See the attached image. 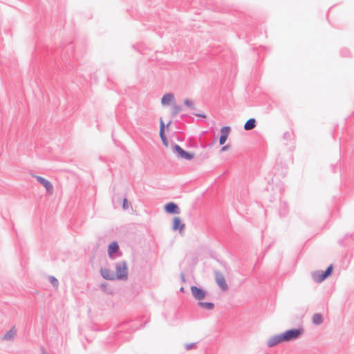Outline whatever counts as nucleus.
I'll use <instances>...</instances> for the list:
<instances>
[{"mask_svg": "<svg viewBox=\"0 0 354 354\" xmlns=\"http://www.w3.org/2000/svg\"><path fill=\"white\" fill-rule=\"evenodd\" d=\"M128 278L127 263L124 261L116 263L115 264V280H127Z\"/></svg>", "mask_w": 354, "mask_h": 354, "instance_id": "1", "label": "nucleus"}, {"mask_svg": "<svg viewBox=\"0 0 354 354\" xmlns=\"http://www.w3.org/2000/svg\"><path fill=\"white\" fill-rule=\"evenodd\" d=\"M303 328H293L286 330L283 333L284 341L286 342H291L299 339L303 334Z\"/></svg>", "mask_w": 354, "mask_h": 354, "instance_id": "2", "label": "nucleus"}, {"mask_svg": "<svg viewBox=\"0 0 354 354\" xmlns=\"http://www.w3.org/2000/svg\"><path fill=\"white\" fill-rule=\"evenodd\" d=\"M37 181L40 183L46 190L47 193L51 194L53 192V186L52 183L47 179L37 175L32 174Z\"/></svg>", "mask_w": 354, "mask_h": 354, "instance_id": "3", "label": "nucleus"}, {"mask_svg": "<svg viewBox=\"0 0 354 354\" xmlns=\"http://www.w3.org/2000/svg\"><path fill=\"white\" fill-rule=\"evenodd\" d=\"M174 152L176 153L179 158L187 160H190L194 157L193 153L185 151L178 145L174 146Z\"/></svg>", "mask_w": 354, "mask_h": 354, "instance_id": "4", "label": "nucleus"}, {"mask_svg": "<svg viewBox=\"0 0 354 354\" xmlns=\"http://www.w3.org/2000/svg\"><path fill=\"white\" fill-rule=\"evenodd\" d=\"M17 330L15 326L11 327L9 330H6L1 336V339L3 342H10L14 341L17 335Z\"/></svg>", "mask_w": 354, "mask_h": 354, "instance_id": "5", "label": "nucleus"}, {"mask_svg": "<svg viewBox=\"0 0 354 354\" xmlns=\"http://www.w3.org/2000/svg\"><path fill=\"white\" fill-rule=\"evenodd\" d=\"M284 338L283 333L273 335L268 338L267 341V346L270 348H272L282 342H284Z\"/></svg>", "mask_w": 354, "mask_h": 354, "instance_id": "6", "label": "nucleus"}, {"mask_svg": "<svg viewBox=\"0 0 354 354\" xmlns=\"http://www.w3.org/2000/svg\"><path fill=\"white\" fill-rule=\"evenodd\" d=\"M191 292L193 297L198 301H201L205 299L206 292L204 290L199 288L196 286L191 287Z\"/></svg>", "mask_w": 354, "mask_h": 354, "instance_id": "7", "label": "nucleus"}, {"mask_svg": "<svg viewBox=\"0 0 354 354\" xmlns=\"http://www.w3.org/2000/svg\"><path fill=\"white\" fill-rule=\"evenodd\" d=\"M215 280L218 286L223 290H226L228 286L226 283L224 276L218 271L214 272Z\"/></svg>", "mask_w": 354, "mask_h": 354, "instance_id": "8", "label": "nucleus"}, {"mask_svg": "<svg viewBox=\"0 0 354 354\" xmlns=\"http://www.w3.org/2000/svg\"><path fill=\"white\" fill-rule=\"evenodd\" d=\"M100 274L106 280H109V281L115 280V272L111 271L110 269H109L107 268L102 267L100 268Z\"/></svg>", "mask_w": 354, "mask_h": 354, "instance_id": "9", "label": "nucleus"}, {"mask_svg": "<svg viewBox=\"0 0 354 354\" xmlns=\"http://www.w3.org/2000/svg\"><path fill=\"white\" fill-rule=\"evenodd\" d=\"M119 250V245L117 242L113 241L111 243L109 244L108 248V254L109 257L114 259L116 257V254L118 252Z\"/></svg>", "mask_w": 354, "mask_h": 354, "instance_id": "10", "label": "nucleus"}, {"mask_svg": "<svg viewBox=\"0 0 354 354\" xmlns=\"http://www.w3.org/2000/svg\"><path fill=\"white\" fill-rule=\"evenodd\" d=\"M175 101L174 95L171 93L165 94L161 99V104L163 106L173 104Z\"/></svg>", "mask_w": 354, "mask_h": 354, "instance_id": "11", "label": "nucleus"}, {"mask_svg": "<svg viewBox=\"0 0 354 354\" xmlns=\"http://www.w3.org/2000/svg\"><path fill=\"white\" fill-rule=\"evenodd\" d=\"M230 131V127H222L221 129V136L219 139V144L221 145H223L225 142L226 140L229 136Z\"/></svg>", "mask_w": 354, "mask_h": 354, "instance_id": "12", "label": "nucleus"}, {"mask_svg": "<svg viewBox=\"0 0 354 354\" xmlns=\"http://www.w3.org/2000/svg\"><path fill=\"white\" fill-rule=\"evenodd\" d=\"M185 224L184 223H182L181 222V220L179 217H174V219H173V226H172V230L176 231V230H179L180 232H181L182 231H183L185 230Z\"/></svg>", "mask_w": 354, "mask_h": 354, "instance_id": "13", "label": "nucleus"}, {"mask_svg": "<svg viewBox=\"0 0 354 354\" xmlns=\"http://www.w3.org/2000/svg\"><path fill=\"white\" fill-rule=\"evenodd\" d=\"M165 209L170 214H179L180 209L178 205L174 203H169L165 206Z\"/></svg>", "mask_w": 354, "mask_h": 354, "instance_id": "14", "label": "nucleus"}, {"mask_svg": "<svg viewBox=\"0 0 354 354\" xmlns=\"http://www.w3.org/2000/svg\"><path fill=\"white\" fill-rule=\"evenodd\" d=\"M323 274H324V271L316 270V271L312 272L311 277L315 282L321 283L325 280V279H322Z\"/></svg>", "mask_w": 354, "mask_h": 354, "instance_id": "15", "label": "nucleus"}, {"mask_svg": "<svg viewBox=\"0 0 354 354\" xmlns=\"http://www.w3.org/2000/svg\"><path fill=\"white\" fill-rule=\"evenodd\" d=\"M256 127V120L254 118L249 119L244 125V129L246 131L252 130Z\"/></svg>", "mask_w": 354, "mask_h": 354, "instance_id": "16", "label": "nucleus"}, {"mask_svg": "<svg viewBox=\"0 0 354 354\" xmlns=\"http://www.w3.org/2000/svg\"><path fill=\"white\" fill-rule=\"evenodd\" d=\"M198 306H200L201 308H202L203 309H206V310H212L214 307V304L211 302L199 301L198 303Z\"/></svg>", "mask_w": 354, "mask_h": 354, "instance_id": "17", "label": "nucleus"}, {"mask_svg": "<svg viewBox=\"0 0 354 354\" xmlns=\"http://www.w3.org/2000/svg\"><path fill=\"white\" fill-rule=\"evenodd\" d=\"M313 322L315 325H320L323 322V317L321 314L316 313L313 317Z\"/></svg>", "mask_w": 354, "mask_h": 354, "instance_id": "18", "label": "nucleus"}, {"mask_svg": "<svg viewBox=\"0 0 354 354\" xmlns=\"http://www.w3.org/2000/svg\"><path fill=\"white\" fill-rule=\"evenodd\" d=\"M182 111V107L176 104H172V115L173 116L176 115L178 113Z\"/></svg>", "mask_w": 354, "mask_h": 354, "instance_id": "19", "label": "nucleus"}, {"mask_svg": "<svg viewBox=\"0 0 354 354\" xmlns=\"http://www.w3.org/2000/svg\"><path fill=\"white\" fill-rule=\"evenodd\" d=\"M48 281L50 283L53 285V286L55 288H57L59 286V281L58 280L53 276H49L48 277Z\"/></svg>", "mask_w": 354, "mask_h": 354, "instance_id": "20", "label": "nucleus"}, {"mask_svg": "<svg viewBox=\"0 0 354 354\" xmlns=\"http://www.w3.org/2000/svg\"><path fill=\"white\" fill-rule=\"evenodd\" d=\"M333 269V268L332 265L328 266L326 270L324 272L322 279H326L331 274Z\"/></svg>", "mask_w": 354, "mask_h": 354, "instance_id": "21", "label": "nucleus"}, {"mask_svg": "<svg viewBox=\"0 0 354 354\" xmlns=\"http://www.w3.org/2000/svg\"><path fill=\"white\" fill-rule=\"evenodd\" d=\"M184 104L187 106V107H189L191 109H194V103L192 100H188V99H185L184 100Z\"/></svg>", "mask_w": 354, "mask_h": 354, "instance_id": "22", "label": "nucleus"}, {"mask_svg": "<svg viewBox=\"0 0 354 354\" xmlns=\"http://www.w3.org/2000/svg\"><path fill=\"white\" fill-rule=\"evenodd\" d=\"M160 136H162V135H165L164 134L165 124L162 119H160Z\"/></svg>", "mask_w": 354, "mask_h": 354, "instance_id": "23", "label": "nucleus"}, {"mask_svg": "<svg viewBox=\"0 0 354 354\" xmlns=\"http://www.w3.org/2000/svg\"><path fill=\"white\" fill-rule=\"evenodd\" d=\"M122 207L124 209H127L129 207V203L127 198H124L123 200Z\"/></svg>", "mask_w": 354, "mask_h": 354, "instance_id": "24", "label": "nucleus"}, {"mask_svg": "<svg viewBox=\"0 0 354 354\" xmlns=\"http://www.w3.org/2000/svg\"><path fill=\"white\" fill-rule=\"evenodd\" d=\"M194 346H195V344H194V343L187 344L185 345V348H186L187 350H191V349H192V348L194 347Z\"/></svg>", "mask_w": 354, "mask_h": 354, "instance_id": "25", "label": "nucleus"}, {"mask_svg": "<svg viewBox=\"0 0 354 354\" xmlns=\"http://www.w3.org/2000/svg\"><path fill=\"white\" fill-rule=\"evenodd\" d=\"M162 141V143L165 145V146H167V138L165 137V135H162V136H160Z\"/></svg>", "mask_w": 354, "mask_h": 354, "instance_id": "26", "label": "nucleus"}, {"mask_svg": "<svg viewBox=\"0 0 354 354\" xmlns=\"http://www.w3.org/2000/svg\"><path fill=\"white\" fill-rule=\"evenodd\" d=\"M229 145H225V146H223L221 149V151H227L228 149H229Z\"/></svg>", "mask_w": 354, "mask_h": 354, "instance_id": "27", "label": "nucleus"}, {"mask_svg": "<svg viewBox=\"0 0 354 354\" xmlns=\"http://www.w3.org/2000/svg\"><path fill=\"white\" fill-rule=\"evenodd\" d=\"M196 115L203 118H206V115L204 114H196Z\"/></svg>", "mask_w": 354, "mask_h": 354, "instance_id": "28", "label": "nucleus"}, {"mask_svg": "<svg viewBox=\"0 0 354 354\" xmlns=\"http://www.w3.org/2000/svg\"><path fill=\"white\" fill-rule=\"evenodd\" d=\"M183 290H184V288H180V291H181V292H183Z\"/></svg>", "mask_w": 354, "mask_h": 354, "instance_id": "29", "label": "nucleus"}]
</instances>
